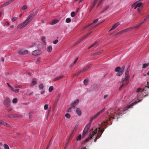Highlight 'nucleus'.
Returning a JSON list of instances; mask_svg holds the SVG:
<instances>
[{
	"instance_id": "1",
	"label": "nucleus",
	"mask_w": 149,
	"mask_h": 149,
	"mask_svg": "<svg viewBox=\"0 0 149 149\" xmlns=\"http://www.w3.org/2000/svg\"><path fill=\"white\" fill-rule=\"evenodd\" d=\"M107 114L109 117V120L111 124L112 123L111 121L112 119H116L118 121V118H120V115L122 116L121 111L119 109H118L116 112H114L113 113H111L110 111H107Z\"/></svg>"
},
{
	"instance_id": "2",
	"label": "nucleus",
	"mask_w": 149,
	"mask_h": 149,
	"mask_svg": "<svg viewBox=\"0 0 149 149\" xmlns=\"http://www.w3.org/2000/svg\"><path fill=\"white\" fill-rule=\"evenodd\" d=\"M35 16L34 13H32L28 17V18L23 22L17 26V28H19L21 27L20 29L26 26L33 19Z\"/></svg>"
},
{
	"instance_id": "3",
	"label": "nucleus",
	"mask_w": 149,
	"mask_h": 149,
	"mask_svg": "<svg viewBox=\"0 0 149 149\" xmlns=\"http://www.w3.org/2000/svg\"><path fill=\"white\" fill-rule=\"evenodd\" d=\"M130 66H129L125 71V77L122 82V83L124 84L125 86H127V85L129 81L130 76L128 70V68Z\"/></svg>"
},
{
	"instance_id": "4",
	"label": "nucleus",
	"mask_w": 149,
	"mask_h": 149,
	"mask_svg": "<svg viewBox=\"0 0 149 149\" xmlns=\"http://www.w3.org/2000/svg\"><path fill=\"white\" fill-rule=\"evenodd\" d=\"M104 128L100 130V128H97L93 132L92 134L90 135V137L87 138L85 140L84 142H85L88 141L89 140L92 139V137L97 133L98 131L99 132H101L102 133L100 135L101 136L102 134V133H103V132L104 131Z\"/></svg>"
},
{
	"instance_id": "5",
	"label": "nucleus",
	"mask_w": 149,
	"mask_h": 149,
	"mask_svg": "<svg viewBox=\"0 0 149 149\" xmlns=\"http://www.w3.org/2000/svg\"><path fill=\"white\" fill-rule=\"evenodd\" d=\"M125 68V66L124 65L121 68L119 66L117 67L115 70L116 72H118L116 74V75L119 76L122 75L124 72Z\"/></svg>"
},
{
	"instance_id": "6",
	"label": "nucleus",
	"mask_w": 149,
	"mask_h": 149,
	"mask_svg": "<svg viewBox=\"0 0 149 149\" xmlns=\"http://www.w3.org/2000/svg\"><path fill=\"white\" fill-rule=\"evenodd\" d=\"M98 20V19H96L94 21L93 23H92L91 24H89L87 26H84L83 28V29H84L86 28H87V27H88L90 26L89 27V28L90 29V30H91L93 28L97 27L98 25H99L100 23H99L95 25H94V24L96 23L97 22Z\"/></svg>"
},
{
	"instance_id": "7",
	"label": "nucleus",
	"mask_w": 149,
	"mask_h": 149,
	"mask_svg": "<svg viewBox=\"0 0 149 149\" xmlns=\"http://www.w3.org/2000/svg\"><path fill=\"white\" fill-rule=\"evenodd\" d=\"M105 108H104L102 110H101L99 112H98L95 115L93 116L90 119V123H91V122L93 120L96 119L98 116L100 115V114L101 113L105 111Z\"/></svg>"
},
{
	"instance_id": "8",
	"label": "nucleus",
	"mask_w": 149,
	"mask_h": 149,
	"mask_svg": "<svg viewBox=\"0 0 149 149\" xmlns=\"http://www.w3.org/2000/svg\"><path fill=\"white\" fill-rule=\"evenodd\" d=\"M91 125V123H89L88 124H87L85 126L83 132L82 136H85L86 135V133L87 132L89 128H90Z\"/></svg>"
},
{
	"instance_id": "9",
	"label": "nucleus",
	"mask_w": 149,
	"mask_h": 149,
	"mask_svg": "<svg viewBox=\"0 0 149 149\" xmlns=\"http://www.w3.org/2000/svg\"><path fill=\"white\" fill-rule=\"evenodd\" d=\"M142 99L139 100L138 101H136L135 102H133L132 104L128 105L127 107H125L124 109H123V111H125L127 110L128 109L132 107L134 105L136 104H137L138 103L140 102Z\"/></svg>"
},
{
	"instance_id": "10",
	"label": "nucleus",
	"mask_w": 149,
	"mask_h": 149,
	"mask_svg": "<svg viewBox=\"0 0 149 149\" xmlns=\"http://www.w3.org/2000/svg\"><path fill=\"white\" fill-rule=\"evenodd\" d=\"M11 101L8 97H6L4 101V104L6 107H8L10 106Z\"/></svg>"
},
{
	"instance_id": "11",
	"label": "nucleus",
	"mask_w": 149,
	"mask_h": 149,
	"mask_svg": "<svg viewBox=\"0 0 149 149\" xmlns=\"http://www.w3.org/2000/svg\"><path fill=\"white\" fill-rule=\"evenodd\" d=\"M79 99H77L74 101L73 103H72L69 109H71L72 108L75 107L79 103Z\"/></svg>"
},
{
	"instance_id": "12",
	"label": "nucleus",
	"mask_w": 149,
	"mask_h": 149,
	"mask_svg": "<svg viewBox=\"0 0 149 149\" xmlns=\"http://www.w3.org/2000/svg\"><path fill=\"white\" fill-rule=\"evenodd\" d=\"M42 53L41 51L39 49H37L33 51L31 53L32 55L35 56L40 54Z\"/></svg>"
},
{
	"instance_id": "13",
	"label": "nucleus",
	"mask_w": 149,
	"mask_h": 149,
	"mask_svg": "<svg viewBox=\"0 0 149 149\" xmlns=\"http://www.w3.org/2000/svg\"><path fill=\"white\" fill-rule=\"evenodd\" d=\"M142 4L141 3L137 1L132 5V7H134V9H136L137 7H140Z\"/></svg>"
},
{
	"instance_id": "14",
	"label": "nucleus",
	"mask_w": 149,
	"mask_h": 149,
	"mask_svg": "<svg viewBox=\"0 0 149 149\" xmlns=\"http://www.w3.org/2000/svg\"><path fill=\"white\" fill-rule=\"evenodd\" d=\"M28 52V51L26 50H22L18 52V54L20 55L25 54Z\"/></svg>"
},
{
	"instance_id": "15",
	"label": "nucleus",
	"mask_w": 149,
	"mask_h": 149,
	"mask_svg": "<svg viewBox=\"0 0 149 149\" xmlns=\"http://www.w3.org/2000/svg\"><path fill=\"white\" fill-rule=\"evenodd\" d=\"M1 125H3L7 127H10V126L9 124L4 122L2 120H0V126H1Z\"/></svg>"
},
{
	"instance_id": "16",
	"label": "nucleus",
	"mask_w": 149,
	"mask_h": 149,
	"mask_svg": "<svg viewBox=\"0 0 149 149\" xmlns=\"http://www.w3.org/2000/svg\"><path fill=\"white\" fill-rule=\"evenodd\" d=\"M12 2V0H10L9 1L4 3L1 5V8H3L5 6H6L9 4L11 2Z\"/></svg>"
},
{
	"instance_id": "17",
	"label": "nucleus",
	"mask_w": 149,
	"mask_h": 149,
	"mask_svg": "<svg viewBox=\"0 0 149 149\" xmlns=\"http://www.w3.org/2000/svg\"><path fill=\"white\" fill-rule=\"evenodd\" d=\"M91 67V65H88L85 67L83 69L81 70V72H82L84 71L88 70Z\"/></svg>"
},
{
	"instance_id": "18",
	"label": "nucleus",
	"mask_w": 149,
	"mask_h": 149,
	"mask_svg": "<svg viewBox=\"0 0 149 149\" xmlns=\"http://www.w3.org/2000/svg\"><path fill=\"white\" fill-rule=\"evenodd\" d=\"M76 111L79 116H80L81 114V109L79 108H77Z\"/></svg>"
},
{
	"instance_id": "19",
	"label": "nucleus",
	"mask_w": 149,
	"mask_h": 149,
	"mask_svg": "<svg viewBox=\"0 0 149 149\" xmlns=\"http://www.w3.org/2000/svg\"><path fill=\"white\" fill-rule=\"evenodd\" d=\"M119 23L118 22L114 24L111 28L109 31L113 30L119 25Z\"/></svg>"
},
{
	"instance_id": "20",
	"label": "nucleus",
	"mask_w": 149,
	"mask_h": 149,
	"mask_svg": "<svg viewBox=\"0 0 149 149\" xmlns=\"http://www.w3.org/2000/svg\"><path fill=\"white\" fill-rule=\"evenodd\" d=\"M37 83V79H36L34 78L32 79V83H31V85L34 86Z\"/></svg>"
},
{
	"instance_id": "21",
	"label": "nucleus",
	"mask_w": 149,
	"mask_h": 149,
	"mask_svg": "<svg viewBox=\"0 0 149 149\" xmlns=\"http://www.w3.org/2000/svg\"><path fill=\"white\" fill-rule=\"evenodd\" d=\"M63 77L64 76L63 75H61V76L55 78V79H54L53 80V81H58L60 80V79L63 78Z\"/></svg>"
},
{
	"instance_id": "22",
	"label": "nucleus",
	"mask_w": 149,
	"mask_h": 149,
	"mask_svg": "<svg viewBox=\"0 0 149 149\" xmlns=\"http://www.w3.org/2000/svg\"><path fill=\"white\" fill-rule=\"evenodd\" d=\"M92 31H90L89 33H88L86 35L84 36L83 37H82V38H81L80 39V41H81L83 39H84L85 38H86L90 34L92 33Z\"/></svg>"
},
{
	"instance_id": "23",
	"label": "nucleus",
	"mask_w": 149,
	"mask_h": 149,
	"mask_svg": "<svg viewBox=\"0 0 149 149\" xmlns=\"http://www.w3.org/2000/svg\"><path fill=\"white\" fill-rule=\"evenodd\" d=\"M6 118H14L15 115L12 114H6L5 116Z\"/></svg>"
},
{
	"instance_id": "24",
	"label": "nucleus",
	"mask_w": 149,
	"mask_h": 149,
	"mask_svg": "<svg viewBox=\"0 0 149 149\" xmlns=\"http://www.w3.org/2000/svg\"><path fill=\"white\" fill-rule=\"evenodd\" d=\"M98 43V41L95 42V43H94L92 45H91L90 47H88V49H89L90 48H91L93 47L94 46H96L97 45Z\"/></svg>"
},
{
	"instance_id": "25",
	"label": "nucleus",
	"mask_w": 149,
	"mask_h": 149,
	"mask_svg": "<svg viewBox=\"0 0 149 149\" xmlns=\"http://www.w3.org/2000/svg\"><path fill=\"white\" fill-rule=\"evenodd\" d=\"M58 22H59L58 20L57 19L54 20H53L51 22L50 24L51 25H54V24H56V23Z\"/></svg>"
},
{
	"instance_id": "26",
	"label": "nucleus",
	"mask_w": 149,
	"mask_h": 149,
	"mask_svg": "<svg viewBox=\"0 0 149 149\" xmlns=\"http://www.w3.org/2000/svg\"><path fill=\"white\" fill-rule=\"evenodd\" d=\"M109 8V6H107L106 7L104 8L101 11V13H103L104 11H106L108 8Z\"/></svg>"
},
{
	"instance_id": "27",
	"label": "nucleus",
	"mask_w": 149,
	"mask_h": 149,
	"mask_svg": "<svg viewBox=\"0 0 149 149\" xmlns=\"http://www.w3.org/2000/svg\"><path fill=\"white\" fill-rule=\"evenodd\" d=\"M149 65V63H144L143 64L142 68H144L147 67Z\"/></svg>"
},
{
	"instance_id": "28",
	"label": "nucleus",
	"mask_w": 149,
	"mask_h": 149,
	"mask_svg": "<svg viewBox=\"0 0 149 149\" xmlns=\"http://www.w3.org/2000/svg\"><path fill=\"white\" fill-rule=\"evenodd\" d=\"M132 29H133L132 28H131V27H130V28H129L127 29H124V32L125 33V32H128V31H130L132 30Z\"/></svg>"
},
{
	"instance_id": "29",
	"label": "nucleus",
	"mask_w": 149,
	"mask_h": 149,
	"mask_svg": "<svg viewBox=\"0 0 149 149\" xmlns=\"http://www.w3.org/2000/svg\"><path fill=\"white\" fill-rule=\"evenodd\" d=\"M102 51L101 50L100 51L97 52L95 53L94 54H95V56L97 55H98L100 54H102Z\"/></svg>"
},
{
	"instance_id": "30",
	"label": "nucleus",
	"mask_w": 149,
	"mask_h": 149,
	"mask_svg": "<svg viewBox=\"0 0 149 149\" xmlns=\"http://www.w3.org/2000/svg\"><path fill=\"white\" fill-rule=\"evenodd\" d=\"M41 58L40 57H39L38 58L36 61V63L37 64H39L41 63Z\"/></svg>"
},
{
	"instance_id": "31",
	"label": "nucleus",
	"mask_w": 149,
	"mask_h": 149,
	"mask_svg": "<svg viewBox=\"0 0 149 149\" xmlns=\"http://www.w3.org/2000/svg\"><path fill=\"white\" fill-rule=\"evenodd\" d=\"M52 49V48L51 46H49L48 47L47 49V50L48 52H51Z\"/></svg>"
},
{
	"instance_id": "32",
	"label": "nucleus",
	"mask_w": 149,
	"mask_h": 149,
	"mask_svg": "<svg viewBox=\"0 0 149 149\" xmlns=\"http://www.w3.org/2000/svg\"><path fill=\"white\" fill-rule=\"evenodd\" d=\"M12 91L15 93H17L19 92V89H17L15 90H14V88H13V90H11Z\"/></svg>"
},
{
	"instance_id": "33",
	"label": "nucleus",
	"mask_w": 149,
	"mask_h": 149,
	"mask_svg": "<svg viewBox=\"0 0 149 149\" xmlns=\"http://www.w3.org/2000/svg\"><path fill=\"white\" fill-rule=\"evenodd\" d=\"M81 137V134H79L78 136L77 137L76 140L77 141L80 140Z\"/></svg>"
},
{
	"instance_id": "34",
	"label": "nucleus",
	"mask_w": 149,
	"mask_h": 149,
	"mask_svg": "<svg viewBox=\"0 0 149 149\" xmlns=\"http://www.w3.org/2000/svg\"><path fill=\"white\" fill-rule=\"evenodd\" d=\"M17 98H15L13 99L12 102L14 103H16L17 102Z\"/></svg>"
},
{
	"instance_id": "35",
	"label": "nucleus",
	"mask_w": 149,
	"mask_h": 149,
	"mask_svg": "<svg viewBox=\"0 0 149 149\" xmlns=\"http://www.w3.org/2000/svg\"><path fill=\"white\" fill-rule=\"evenodd\" d=\"M54 87L52 86H51L49 87V92H51L53 90Z\"/></svg>"
},
{
	"instance_id": "36",
	"label": "nucleus",
	"mask_w": 149,
	"mask_h": 149,
	"mask_svg": "<svg viewBox=\"0 0 149 149\" xmlns=\"http://www.w3.org/2000/svg\"><path fill=\"white\" fill-rule=\"evenodd\" d=\"M82 72H81V70L79 71V72H77V73H76L74 75V77L75 76H77L78 75L82 73Z\"/></svg>"
},
{
	"instance_id": "37",
	"label": "nucleus",
	"mask_w": 149,
	"mask_h": 149,
	"mask_svg": "<svg viewBox=\"0 0 149 149\" xmlns=\"http://www.w3.org/2000/svg\"><path fill=\"white\" fill-rule=\"evenodd\" d=\"M66 21L67 23H69L71 22V19L70 18H68L66 19Z\"/></svg>"
},
{
	"instance_id": "38",
	"label": "nucleus",
	"mask_w": 149,
	"mask_h": 149,
	"mask_svg": "<svg viewBox=\"0 0 149 149\" xmlns=\"http://www.w3.org/2000/svg\"><path fill=\"white\" fill-rule=\"evenodd\" d=\"M44 87V85L42 84H40L39 86L40 89H42Z\"/></svg>"
},
{
	"instance_id": "39",
	"label": "nucleus",
	"mask_w": 149,
	"mask_h": 149,
	"mask_svg": "<svg viewBox=\"0 0 149 149\" xmlns=\"http://www.w3.org/2000/svg\"><path fill=\"white\" fill-rule=\"evenodd\" d=\"M123 33H125L124 32V30L120 31V32H118L117 34L116 35H118V34H123Z\"/></svg>"
},
{
	"instance_id": "40",
	"label": "nucleus",
	"mask_w": 149,
	"mask_h": 149,
	"mask_svg": "<svg viewBox=\"0 0 149 149\" xmlns=\"http://www.w3.org/2000/svg\"><path fill=\"white\" fill-rule=\"evenodd\" d=\"M65 116L67 118H70L71 116L69 113H67L65 114Z\"/></svg>"
},
{
	"instance_id": "41",
	"label": "nucleus",
	"mask_w": 149,
	"mask_h": 149,
	"mask_svg": "<svg viewBox=\"0 0 149 149\" xmlns=\"http://www.w3.org/2000/svg\"><path fill=\"white\" fill-rule=\"evenodd\" d=\"M5 149H9V146L6 144H4L3 145Z\"/></svg>"
},
{
	"instance_id": "42",
	"label": "nucleus",
	"mask_w": 149,
	"mask_h": 149,
	"mask_svg": "<svg viewBox=\"0 0 149 149\" xmlns=\"http://www.w3.org/2000/svg\"><path fill=\"white\" fill-rule=\"evenodd\" d=\"M96 4V3L94 2L93 3L92 5V7L90 10V12H91V11L92 10L93 8L95 6Z\"/></svg>"
},
{
	"instance_id": "43",
	"label": "nucleus",
	"mask_w": 149,
	"mask_h": 149,
	"mask_svg": "<svg viewBox=\"0 0 149 149\" xmlns=\"http://www.w3.org/2000/svg\"><path fill=\"white\" fill-rule=\"evenodd\" d=\"M88 80V79H85L84 81V83L85 85H86L87 84Z\"/></svg>"
},
{
	"instance_id": "44",
	"label": "nucleus",
	"mask_w": 149,
	"mask_h": 149,
	"mask_svg": "<svg viewBox=\"0 0 149 149\" xmlns=\"http://www.w3.org/2000/svg\"><path fill=\"white\" fill-rule=\"evenodd\" d=\"M75 15V14L74 12H72L71 14V16L72 17H73Z\"/></svg>"
},
{
	"instance_id": "45",
	"label": "nucleus",
	"mask_w": 149,
	"mask_h": 149,
	"mask_svg": "<svg viewBox=\"0 0 149 149\" xmlns=\"http://www.w3.org/2000/svg\"><path fill=\"white\" fill-rule=\"evenodd\" d=\"M27 8V6L26 5H24L22 8V9L25 10Z\"/></svg>"
},
{
	"instance_id": "46",
	"label": "nucleus",
	"mask_w": 149,
	"mask_h": 149,
	"mask_svg": "<svg viewBox=\"0 0 149 149\" xmlns=\"http://www.w3.org/2000/svg\"><path fill=\"white\" fill-rule=\"evenodd\" d=\"M140 26V25H139L137 26H134L132 27H131V28H132V30L134 29V28H138Z\"/></svg>"
},
{
	"instance_id": "47",
	"label": "nucleus",
	"mask_w": 149,
	"mask_h": 149,
	"mask_svg": "<svg viewBox=\"0 0 149 149\" xmlns=\"http://www.w3.org/2000/svg\"><path fill=\"white\" fill-rule=\"evenodd\" d=\"M48 108V105L47 104H46L44 105V109L45 110H47Z\"/></svg>"
},
{
	"instance_id": "48",
	"label": "nucleus",
	"mask_w": 149,
	"mask_h": 149,
	"mask_svg": "<svg viewBox=\"0 0 149 149\" xmlns=\"http://www.w3.org/2000/svg\"><path fill=\"white\" fill-rule=\"evenodd\" d=\"M7 84L8 86L9 87L11 90H13V88L8 83H7Z\"/></svg>"
},
{
	"instance_id": "49",
	"label": "nucleus",
	"mask_w": 149,
	"mask_h": 149,
	"mask_svg": "<svg viewBox=\"0 0 149 149\" xmlns=\"http://www.w3.org/2000/svg\"><path fill=\"white\" fill-rule=\"evenodd\" d=\"M22 117V116L21 115H18L17 116L15 115V118H20Z\"/></svg>"
},
{
	"instance_id": "50",
	"label": "nucleus",
	"mask_w": 149,
	"mask_h": 149,
	"mask_svg": "<svg viewBox=\"0 0 149 149\" xmlns=\"http://www.w3.org/2000/svg\"><path fill=\"white\" fill-rule=\"evenodd\" d=\"M142 90V89L141 88H139L136 90V92H139L141 91Z\"/></svg>"
},
{
	"instance_id": "51",
	"label": "nucleus",
	"mask_w": 149,
	"mask_h": 149,
	"mask_svg": "<svg viewBox=\"0 0 149 149\" xmlns=\"http://www.w3.org/2000/svg\"><path fill=\"white\" fill-rule=\"evenodd\" d=\"M22 87V86L20 85H15V88H21Z\"/></svg>"
},
{
	"instance_id": "52",
	"label": "nucleus",
	"mask_w": 149,
	"mask_h": 149,
	"mask_svg": "<svg viewBox=\"0 0 149 149\" xmlns=\"http://www.w3.org/2000/svg\"><path fill=\"white\" fill-rule=\"evenodd\" d=\"M78 57H77V58L76 59H75V61H74V62L73 63V64H74V65L76 63H77V61H78Z\"/></svg>"
},
{
	"instance_id": "53",
	"label": "nucleus",
	"mask_w": 149,
	"mask_h": 149,
	"mask_svg": "<svg viewBox=\"0 0 149 149\" xmlns=\"http://www.w3.org/2000/svg\"><path fill=\"white\" fill-rule=\"evenodd\" d=\"M32 116V113L31 112H30L29 113V118L31 119V116Z\"/></svg>"
},
{
	"instance_id": "54",
	"label": "nucleus",
	"mask_w": 149,
	"mask_h": 149,
	"mask_svg": "<svg viewBox=\"0 0 149 149\" xmlns=\"http://www.w3.org/2000/svg\"><path fill=\"white\" fill-rule=\"evenodd\" d=\"M41 40L42 41H44V42H45V37L44 36L42 37L41 38Z\"/></svg>"
},
{
	"instance_id": "55",
	"label": "nucleus",
	"mask_w": 149,
	"mask_h": 149,
	"mask_svg": "<svg viewBox=\"0 0 149 149\" xmlns=\"http://www.w3.org/2000/svg\"><path fill=\"white\" fill-rule=\"evenodd\" d=\"M17 19V17H13L12 18V21H14L16 20Z\"/></svg>"
},
{
	"instance_id": "56",
	"label": "nucleus",
	"mask_w": 149,
	"mask_h": 149,
	"mask_svg": "<svg viewBox=\"0 0 149 149\" xmlns=\"http://www.w3.org/2000/svg\"><path fill=\"white\" fill-rule=\"evenodd\" d=\"M103 0H100V2H99V3H98V4H97V6H99L101 4V3L103 1Z\"/></svg>"
},
{
	"instance_id": "57",
	"label": "nucleus",
	"mask_w": 149,
	"mask_h": 149,
	"mask_svg": "<svg viewBox=\"0 0 149 149\" xmlns=\"http://www.w3.org/2000/svg\"><path fill=\"white\" fill-rule=\"evenodd\" d=\"M51 139H51V140H50V141H49V144L48 145H47V148H46V149H48V148L49 147V145H50V142L51 141Z\"/></svg>"
},
{
	"instance_id": "58",
	"label": "nucleus",
	"mask_w": 149,
	"mask_h": 149,
	"mask_svg": "<svg viewBox=\"0 0 149 149\" xmlns=\"http://www.w3.org/2000/svg\"><path fill=\"white\" fill-rule=\"evenodd\" d=\"M100 136H98V135H97V136H96V139H94V142H96V140H97V139H98V138H99Z\"/></svg>"
},
{
	"instance_id": "59",
	"label": "nucleus",
	"mask_w": 149,
	"mask_h": 149,
	"mask_svg": "<svg viewBox=\"0 0 149 149\" xmlns=\"http://www.w3.org/2000/svg\"><path fill=\"white\" fill-rule=\"evenodd\" d=\"M58 42V40H56L53 42V43L54 44H56Z\"/></svg>"
},
{
	"instance_id": "60",
	"label": "nucleus",
	"mask_w": 149,
	"mask_h": 149,
	"mask_svg": "<svg viewBox=\"0 0 149 149\" xmlns=\"http://www.w3.org/2000/svg\"><path fill=\"white\" fill-rule=\"evenodd\" d=\"M122 84L119 87V90H120V89L124 86L125 85L123 84V83H122Z\"/></svg>"
},
{
	"instance_id": "61",
	"label": "nucleus",
	"mask_w": 149,
	"mask_h": 149,
	"mask_svg": "<svg viewBox=\"0 0 149 149\" xmlns=\"http://www.w3.org/2000/svg\"><path fill=\"white\" fill-rule=\"evenodd\" d=\"M68 142L66 143L64 148V149H65L68 146Z\"/></svg>"
},
{
	"instance_id": "62",
	"label": "nucleus",
	"mask_w": 149,
	"mask_h": 149,
	"mask_svg": "<svg viewBox=\"0 0 149 149\" xmlns=\"http://www.w3.org/2000/svg\"><path fill=\"white\" fill-rule=\"evenodd\" d=\"M141 10V8H139L137 9V10L139 12Z\"/></svg>"
},
{
	"instance_id": "63",
	"label": "nucleus",
	"mask_w": 149,
	"mask_h": 149,
	"mask_svg": "<svg viewBox=\"0 0 149 149\" xmlns=\"http://www.w3.org/2000/svg\"><path fill=\"white\" fill-rule=\"evenodd\" d=\"M108 97V96L107 95H105L104 96V99H106Z\"/></svg>"
},
{
	"instance_id": "64",
	"label": "nucleus",
	"mask_w": 149,
	"mask_h": 149,
	"mask_svg": "<svg viewBox=\"0 0 149 149\" xmlns=\"http://www.w3.org/2000/svg\"><path fill=\"white\" fill-rule=\"evenodd\" d=\"M77 126H76L74 128L73 131H72V133H74V131H75V130H76V128H77Z\"/></svg>"
}]
</instances>
